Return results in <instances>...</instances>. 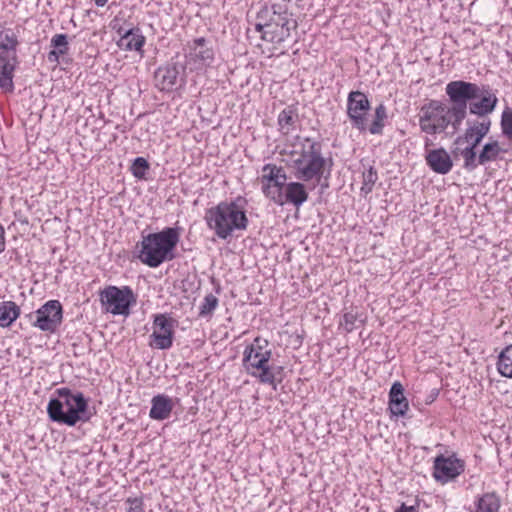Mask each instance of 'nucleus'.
Listing matches in <instances>:
<instances>
[{"mask_svg": "<svg viewBox=\"0 0 512 512\" xmlns=\"http://www.w3.org/2000/svg\"><path fill=\"white\" fill-rule=\"evenodd\" d=\"M501 126L503 133L512 140V111L503 113Z\"/></svg>", "mask_w": 512, "mask_h": 512, "instance_id": "obj_39", "label": "nucleus"}, {"mask_svg": "<svg viewBox=\"0 0 512 512\" xmlns=\"http://www.w3.org/2000/svg\"><path fill=\"white\" fill-rule=\"evenodd\" d=\"M179 240L178 227H166L160 232L150 233L143 236L141 242L137 244L139 249L137 257L143 264L156 268L176 257L174 250Z\"/></svg>", "mask_w": 512, "mask_h": 512, "instance_id": "obj_3", "label": "nucleus"}, {"mask_svg": "<svg viewBox=\"0 0 512 512\" xmlns=\"http://www.w3.org/2000/svg\"><path fill=\"white\" fill-rule=\"evenodd\" d=\"M57 398L50 399L47 405V413L51 421L75 426L78 422H86L90 419L88 414V401L83 393H73L68 388L57 389Z\"/></svg>", "mask_w": 512, "mask_h": 512, "instance_id": "obj_4", "label": "nucleus"}, {"mask_svg": "<svg viewBox=\"0 0 512 512\" xmlns=\"http://www.w3.org/2000/svg\"><path fill=\"white\" fill-rule=\"evenodd\" d=\"M218 298L212 293L207 294L199 306V317H210L218 306Z\"/></svg>", "mask_w": 512, "mask_h": 512, "instance_id": "obj_33", "label": "nucleus"}, {"mask_svg": "<svg viewBox=\"0 0 512 512\" xmlns=\"http://www.w3.org/2000/svg\"><path fill=\"white\" fill-rule=\"evenodd\" d=\"M100 301L107 312L114 315H128L129 308L135 302L130 287L108 286L100 293Z\"/></svg>", "mask_w": 512, "mask_h": 512, "instance_id": "obj_9", "label": "nucleus"}, {"mask_svg": "<svg viewBox=\"0 0 512 512\" xmlns=\"http://www.w3.org/2000/svg\"><path fill=\"white\" fill-rule=\"evenodd\" d=\"M425 160L429 168L438 174L445 175L449 173L453 167L451 156L444 148L428 150Z\"/></svg>", "mask_w": 512, "mask_h": 512, "instance_id": "obj_18", "label": "nucleus"}, {"mask_svg": "<svg viewBox=\"0 0 512 512\" xmlns=\"http://www.w3.org/2000/svg\"><path fill=\"white\" fill-rule=\"evenodd\" d=\"M17 63V50L0 46V88L6 92L14 89L13 76Z\"/></svg>", "mask_w": 512, "mask_h": 512, "instance_id": "obj_15", "label": "nucleus"}, {"mask_svg": "<svg viewBox=\"0 0 512 512\" xmlns=\"http://www.w3.org/2000/svg\"><path fill=\"white\" fill-rule=\"evenodd\" d=\"M357 313L353 311L345 312L340 320V327L347 333L352 332L356 328Z\"/></svg>", "mask_w": 512, "mask_h": 512, "instance_id": "obj_37", "label": "nucleus"}, {"mask_svg": "<svg viewBox=\"0 0 512 512\" xmlns=\"http://www.w3.org/2000/svg\"><path fill=\"white\" fill-rule=\"evenodd\" d=\"M504 152L498 141H491L483 145L479 155L475 153V169L479 165H485L489 162L496 161L500 154Z\"/></svg>", "mask_w": 512, "mask_h": 512, "instance_id": "obj_24", "label": "nucleus"}, {"mask_svg": "<svg viewBox=\"0 0 512 512\" xmlns=\"http://www.w3.org/2000/svg\"><path fill=\"white\" fill-rule=\"evenodd\" d=\"M261 9L257 13V22L255 24V29L258 32H261L262 35L268 30L271 29V25L267 22V19L264 20V17H261Z\"/></svg>", "mask_w": 512, "mask_h": 512, "instance_id": "obj_41", "label": "nucleus"}, {"mask_svg": "<svg viewBox=\"0 0 512 512\" xmlns=\"http://www.w3.org/2000/svg\"><path fill=\"white\" fill-rule=\"evenodd\" d=\"M387 118L386 107L380 104L375 109V117L369 127V132L373 135L382 134L384 128V121Z\"/></svg>", "mask_w": 512, "mask_h": 512, "instance_id": "obj_32", "label": "nucleus"}, {"mask_svg": "<svg viewBox=\"0 0 512 512\" xmlns=\"http://www.w3.org/2000/svg\"><path fill=\"white\" fill-rule=\"evenodd\" d=\"M432 145V142L429 140V139H426L425 141V149H426V152L428 151V147Z\"/></svg>", "mask_w": 512, "mask_h": 512, "instance_id": "obj_45", "label": "nucleus"}, {"mask_svg": "<svg viewBox=\"0 0 512 512\" xmlns=\"http://www.w3.org/2000/svg\"><path fill=\"white\" fill-rule=\"evenodd\" d=\"M462 122L455 121L453 105L447 107L438 100H430L422 106L419 116V126L422 132L435 135L444 132L451 124L454 130H458Z\"/></svg>", "mask_w": 512, "mask_h": 512, "instance_id": "obj_6", "label": "nucleus"}, {"mask_svg": "<svg viewBox=\"0 0 512 512\" xmlns=\"http://www.w3.org/2000/svg\"><path fill=\"white\" fill-rule=\"evenodd\" d=\"M108 0H94V3L97 7H103L106 5Z\"/></svg>", "mask_w": 512, "mask_h": 512, "instance_id": "obj_44", "label": "nucleus"}, {"mask_svg": "<svg viewBox=\"0 0 512 512\" xmlns=\"http://www.w3.org/2000/svg\"><path fill=\"white\" fill-rule=\"evenodd\" d=\"M284 203H291L295 207H300L308 199V192L301 182H290L284 186Z\"/></svg>", "mask_w": 512, "mask_h": 512, "instance_id": "obj_22", "label": "nucleus"}, {"mask_svg": "<svg viewBox=\"0 0 512 512\" xmlns=\"http://www.w3.org/2000/svg\"><path fill=\"white\" fill-rule=\"evenodd\" d=\"M184 68L176 63H166L158 67L154 73L156 87L161 91H170L177 83L180 71Z\"/></svg>", "mask_w": 512, "mask_h": 512, "instance_id": "obj_17", "label": "nucleus"}, {"mask_svg": "<svg viewBox=\"0 0 512 512\" xmlns=\"http://www.w3.org/2000/svg\"><path fill=\"white\" fill-rule=\"evenodd\" d=\"M326 159L322 155V145L318 141L306 138L299 156L293 160L294 175L298 180L320 182L325 171Z\"/></svg>", "mask_w": 512, "mask_h": 512, "instance_id": "obj_5", "label": "nucleus"}, {"mask_svg": "<svg viewBox=\"0 0 512 512\" xmlns=\"http://www.w3.org/2000/svg\"><path fill=\"white\" fill-rule=\"evenodd\" d=\"M148 169L149 163L143 157L135 158L130 168L132 175L138 179H144Z\"/></svg>", "mask_w": 512, "mask_h": 512, "instance_id": "obj_35", "label": "nucleus"}, {"mask_svg": "<svg viewBox=\"0 0 512 512\" xmlns=\"http://www.w3.org/2000/svg\"><path fill=\"white\" fill-rule=\"evenodd\" d=\"M409 410V402L404 395L403 385L396 381L389 391V411L392 416L403 417Z\"/></svg>", "mask_w": 512, "mask_h": 512, "instance_id": "obj_19", "label": "nucleus"}, {"mask_svg": "<svg viewBox=\"0 0 512 512\" xmlns=\"http://www.w3.org/2000/svg\"><path fill=\"white\" fill-rule=\"evenodd\" d=\"M127 503L130 504L127 512H145L143 500L141 498H128Z\"/></svg>", "mask_w": 512, "mask_h": 512, "instance_id": "obj_40", "label": "nucleus"}, {"mask_svg": "<svg viewBox=\"0 0 512 512\" xmlns=\"http://www.w3.org/2000/svg\"><path fill=\"white\" fill-rule=\"evenodd\" d=\"M20 307L14 301H3L0 303V327H10L20 316Z\"/></svg>", "mask_w": 512, "mask_h": 512, "instance_id": "obj_25", "label": "nucleus"}, {"mask_svg": "<svg viewBox=\"0 0 512 512\" xmlns=\"http://www.w3.org/2000/svg\"><path fill=\"white\" fill-rule=\"evenodd\" d=\"M33 326L43 332L55 333L63 321V308L58 300H49L35 311Z\"/></svg>", "mask_w": 512, "mask_h": 512, "instance_id": "obj_10", "label": "nucleus"}, {"mask_svg": "<svg viewBox=\"0 0 512 512\" xmlns=\"http://www.w3.org/2000/svg\"><path fill=\"white\" fill-rule=\"evenodd\" d=\"M191 49L195 57L205 65H209L214 59V51L207 46V40L204 37L194 39Z\"/></svg>", "mask_w": 512, "mask_h": 512, "instance_id": "obj_27", "label": "nucleus"}, {"mask_svg": "<svg viewBox=\"0 0 512 512\" xmlns=\"http://www.w3.org/2000/svg\"><path fill=\"white\" fill-rule=\"evenodd\" d=\"M173 408L174 404L172 398L164 394H158L151 400L149 417L158 421L168 419Z\"/></svg>", "mask_w": 512, "mask_h": 512, "instance_id": "obj_20", "label": "nucleus"}, {"mask_svg": "<svg viewBox=\"0 0 512 512\" xmlns=\"http://www.w3.org/2000/svg\"><path fill=\"white\" fill-rule=\"evenodd\" d=\"M20 28H4L0 31V46L17 50L19 45Z\"/></svg>", "mask_w": 512, "mask_h": 512, "instance_id": "obj_30", "label": "nucleus"}, {"mask_svg": "<svg viewBox=\"0 0 512 512\" xmlns=\"http://www.w3.org/2000/svg\"><path fill=\"white\" fill-rule=\"evenodd\" d=\"M483 138L478 136L473 129L469 126L466 128L464 134L459 136L455 140V144H461L466 142L468 144L467 147L460 150V155L464 160L463 167L468 171L475 170V153L477 146L481 143Z\"/></svg>", "mask_w": 512, "mask_h": 512, "instance_id": "obj_16", "label": "nucleus"}, {"mask_svg": "<svg viewBox=\"0 0 512 512\" xmlns=\"http://www.w3.org/2000/svg\"><path fill=\"white\" fill-rule=\"evenodd\" d=\"M490 126H491V121L486 120V121H482V122H474L469 127L471 129H473L474 132H476V134L478 136H480L481 138H484L489 133Z\"/></svg>", "mask_w": 512, "mask_h": 512, "instance_id": "obj_38", "label": "nucleus"}, {"mask_svg": "<svg viewBox=\"0 0 512 512\" xmlns=\"http://www.w3.org/2000/svg\"><path fill=\"white\" fill-rule=\"evenodd\" d=\"M362 179L361 192L367 195L372 192L373 187L378 179L376 169L373 166H370L366 171L363 172Z\"/></svg>", "mask_w": 512, "mask_h": 512, "instance_id": "obj_34", "label": "nucleus"}, {"mask_svg": "<svg viewBox=\"0 0 512 512\" xmlns=\"http://www.w3.org/2000/svg\"><path fill=\"white\" fill-rule=\"evenodd\" d=\"M445 91L453 103L457 123L465 119L467 108L471 114L483 117L492 113L498 102L495 93L489 86L463 80L449 82Z\"/></svg>", "mask_w": 512, "mask_h": 512, "instance_id": "obj_1", "label": "nucleus"}, {"mask_svg": "<svg viewBox=\"0 0 512 512\" xmlns=\"http://www.w3.org/2000/svg\"><path fill=\"white\" fill-rule=\"evenodd\" d=\"M370 110V102L367 96L361 91H351L347 98V115L351 124L357 130H367L366 115Z\"/></svg>", "mask_w": 512, "mask_h": 512, "instance_id": "obj_11", "label": "nucleus"}, {"mask_svg": "<svg viewBox=\"0 0 512 512\" xmlns=\"http://www.w3.org/2000/svg\"><path fill=\"white\" fill-rule=\"evenodd\" d=\"M144 44L145 37L138 28L126 31L118 41V46L126 51H140Z\"/></svg>", "mask_w": 512, "mask_h": 512, "instance_id": "obj_23", "label": "nucleus"}, {"mask_svg": "<svg viewBox=\"0 0 512 512\" xmlns=\"http://www.w3.org/2000/svg\"><path fill=\"white\" fill-rule=\"evenodd\" d=\"M247 201L237 197L232 201H222L206 211L205 220L209 229L220 239H227L234 231L247 229L249 220L246 215Z\"/></svg>", "mask_w": 512, "mask_h": 512, "instance_id": "obj_2", "label": "nucleus"}, {"mask_svg": "<svg viewBox=\"0 0 512 512\" xmlns=\"http://www.w3.org/2000/svg\"><path fill=\"white\" fill-rule=\"evenodd\" d=\"M5 230L4 227L0 224V253L5 250Z\"/></svg>", "mask_w": 512, "mask_h": 512, "instance_id": "obj_42", "label": "nucleus"}, {"mask_svg": "<svg viewBox=\"0 0 512 512\" xmlns=\"http://www.w3.org/2000/svg\"><path fill=\"white\" fill-rule=\"evenodd\" d=\"M175 320L165 314H157L153 321V332L150 335V346L160 350L172 347Z\"/></svg>", "mask_w": 512, "mask_h": 512, "instance_id": "obj_12", "label": "nucleus"}, {"mask_svg": "<svg viewBox=\"0 0 512 512\" xmlns=\"http://www.w3.org/2000/svg\"><path fill=\"white\" fill-rule=\"evenodd\" d=\"M53 50H51L48 55L49 62H59V58L62 55H65L69 51V43L68 36L66 34H55L50 41Z\"/></svg>", "mask_w": 512, "mask_h": 512, "instance_id": "obj_26", "label": "nucleus"}, {"mask_svg": "<svg viewBox=\"0 0 512 512\" xmlns=\"http://www.w3.org/2000/svg\"><path fill=\"white\" fill-rule=\"evenodd\" d=\"M251 352L253 354H264L265 352H272L268 349V341L261 337H256L252 344L246 346L244 353Z\"/></svg>", "mask_w": 512, "mask_h": 512, "instance_id": "obj_36", "label": "nucleus"}, {"mask_svg": "<svg viewBox=\"0 0 512 512\" xmlns=\"http://www.w3.org/2000/svg\"><path fill=\"white\" fill-rule=\"evenodd\" d=\"M497 369L502 376L512 378V344L506 346L499 354Z\"/></svg>", "mask_w": 512, "mask_h": 512, "instance_id": "obj_28", "label": "nucleus"}, {"mask_svg": "<svg viewBox=\"0 0 512 512\" xmlns=\"http://www.w3.org/2000/svg\"><path fill=\"white\" fill-rule=\"evenodd\" d=\"M271 357L272 352L253 355H251V352H247L243 353L242 363L245 371L249 375L258 379L260 383L268 384L276 390L278 384L282 382V377L280 375L283 372V367L271 366L269 364Z\"/></svg>", "mask_w": 512, "mask_h": 512, "instance_id": "obj_7", "label": "nucleus"}, {"mask_svg": "<svg viewBox=\"0 0 512 512\" xmlns=\"http://www.w3.org/2000/svg\"><path fill=\"white\" fill-rule=\"evenodd\" d=\"M293 7V0H270L269 5H265L261 8V17H264L265 20L269 15H278L287 20L294 19L292 12Z\"/></svg>", "mask_w": 512, "mask_h": 512, "instance_id": "obj_21", "label": "nucleus"}, {"mask_svg": "<svg viewBox=\"0 0 512 512\" xmlns=\"http://www.w3.org/2000/svg\"><path fill=\"white\" fill-rule=\"evenodd\" d=\"M297 115L292 107H287L278 115V125L284 134H288L295 123Z\"/></svg>", "mask_w": 512, "mask_h": 512, "instance_id": "obj_31", "label": "nucleus"}, {"mask_svg": "<svg viewBox=\"0 0 512 512\" xmlns=\"http://www.w3.org/2000/svg\"><path fill=\"white\" fill-rule=\"evenodd\" d=\"M500 499L496 493H486L478 499L476 512H498Z\"/></svg>", "mask_w": 512, "mask_h": 512, "instance_id": "obj_29", "label": "nucleus"}, {"mask_svg": "<svg viewBox=\"0 0 512 512\" xmlns=\"http://www.w3.org/2000/svg\"><path fill=\"white\" fill-rule=\"evenodd\" d=\"M395 512H417V509L414 506H406L405 504H402V506Z\"/></svg>", "mask_w": 512, "mask_h": 512, "instance_id": "obj_43", "label": "nucleus"}, {"mask_svg": "<svg viewBox=\"0 0 512 512\" xmlns=\"http://www.w3.org/2000/svg\"><path fill=\"white\" fill-rule=\"evenodd\" d=\"M287 176L281 166L266 164L262 168V191L264 195L276 204H284L283 188L286 185Z\"/></svg>", "mask_w": 512, "mask_h": 512, "instance_id": "obj_8", "label": "nucleus"}, {"mask_svg": "<svg viewBox=\"0 0 512 512\" xmlns=\"http://www.w3.org/2000/svg\"><path fill=\"white\" fill-rule=\"evenodd\" d=\"M433 476L436 481L444 484L455 479L464 471V462L455 455H439L434 460Z\"/></svg>", "mask_w": 512, "mask_h": 512, "instance_id": "obj_13", "label": "nucleus"}, {"mask_svg": "<svg viewBox=\"0 0 512 512\" xmlns=\"http://www.w3.org/2000/svg\"><path fill=\"white\" fill-rule=\"evenodd\" d=\"M267 22L271 25V29H268L261 38L264 41L271 42L274 44H280L288 39L291 35V30L297 27L295 19H284L282 16L269 15Z\"/></svg>", "mask_w": 512, "mask_h": 512, "instance_id": "obj_14", "label": "nucleus"}]
</instances>
